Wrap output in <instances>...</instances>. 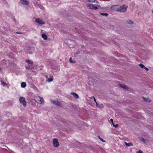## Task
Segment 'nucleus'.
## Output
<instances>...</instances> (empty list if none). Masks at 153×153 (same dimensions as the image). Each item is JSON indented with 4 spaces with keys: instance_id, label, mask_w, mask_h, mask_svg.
<instances>
[{
    "instance_id": "16",
    "label": "nucleus",
    "mask_w": 153,
    "mask_h": 153,
    "mask_svg": "<svg viewBox=\"0 0 153 153\" xmlns=\"http://www.w3.org/2000/svg\"><path fill=\"white\" fill-rule=\"evenodd\" d=\"M125 145L126 146L128 147L132 146L133 145V144L131 142L127 143L126 142H125Z\"/></svg>"
},
{
    "instance_id": "37",
    "label": "nucleus",
    "mask_w": 153,
    "mask_h": 153,
    "mask_svg": "<svg viewBox=\"0 0 153 153\" xmlns=\"http://www.w3.org/2000/svg\"><path fill=\"white\" fill-rule=\"evenodd\" d=\"M79 54V52H78V53H76V54Z\"/></svg>"
},
{
    "instance_id": "20",
    "label": "nucleus",
    "mask_w": 153,
    "mask_h": 153,
    "mask_svg": "<svg viewBox=\"0 0 153 153\" xmlns=\"http://www.w3.org/2000/svg\"><path fill=\"white\" fill-rule=\"evenodd\" d=\"M1 82L3 86H6L7 85V84L6 83L4 82L3 81L1 80Z\"/></svg>"
},
{
    "instance_id": "29",
    "label": "nucleus",
    "mask_w": 153,
    "mask_h": 153,
    "mask_svg": "<svg viewBox=\"0 0 153 153\" xmlns=\"http://www.w3.org/2000/svg\"><path fill=\"white\" fill-rule=\"evenodd\" d=\"M113 126L115 128H117L118 126V124H116V125H115L114 124V123H113Z\"/></svg>"
},
{
    "instance_id": "12",
    "label": "nucleus",
    "mask_w": 153,
    "mask_h": 153,
    "mask_svg": "<svg viewBox=\"0 0 153 153\" xmlns=\"http://www.w3.org/2000/svg\"><path fill=\"white\" fill-rule=\"evenodd\" d=\"M142 98L143 100L146 102H150L151 101L150 99L149 98H146L144 97H142Z\"/></svg>"
},
{
    "instance_id": "5",
    "label": "nucleus",
    "mask_w": 153,
    "mask_h": 153,
    "mask_svg": "<svg viewBox=\"0 0 153 153\" xmlns=\"http://www.w3.org/2000/svg\"><path fill=\"white\" fill-rule=\"evenodd\" d=\"M87 7L91 9L95 10L98 9L97 7L91 4H89L88 5H87Z\"/></svg>"
},
{
    "instance_id": "9",
    "label": "nucleus",
    "mask_w": 153,
    "mask_h": 153,
    "mask_svg": "<svg viewBox=\"0 0 153 153\" xmlns=\"http://www.w3.org/2000/svg\"><path fill=\"white\" fill-rule=\"evenodd\" d=\"M36 99L38 101V102L39 103H41L43 100V99L42 97H41L39 96L37 97Z\"/></svg>"
},
{
    "instance_id": "1",
    "label": "nucleus",
    "mask_w": 153,
    "mask_h": 153,
    "mask_svg": "<svg viewBox=\"0 0 153 153\" xmlns=\"http://www.w3.org/2000/svg\"><path fill=\"white\" fill-rule=\"evenodd\" d=\"M128 6L125 4H124L122 6H120L119 7L118 10H117V12H121L124 13L126 11Z\"/></svg>"
},
{
    "instance_id": "13",
    "label": "nucleus",
    "mask_w": 153,
    "mask_h": 153,
    "mask_svg": "<svg viewBox=\"0 0 153 153\" xmlns=\"http://www.w3.org/2000/svg\"><path fill=\"white\" fill-rule=\"evenodd\" d=\"M53 76H50V77L49 78H48L46 80L48 81L49 82H51L53 80Z\"/></svg>"
},
{
    "instance_id": "19",
    "label": "nucleus",
    "mask_w": 153,
    "mask_h": 153,
    "mask_svg": "<svg viewBox=\"0 0 153 153\" xmlns=\"http://www.w3.org/2000/svg\"><path fill=\"white\" fill-rule=\"evenodd\" d=\"M69 61L71 63H74L76 62V61L74 60H73L72 59V58L71 57L69 59Z\"/></svg>"
},
{
    "instance_id": "10",
    "label": "nucleus",
    "mask_w": 153,
    "mask_h": 153,
    "mask_svg": "<svg viewBox=\"0 0 153 153\" xmlns=\"http://www.w3.org/2000/svg\"><path fill=\"white\" fill-rule=\"evenodd\" d=\"M71 94L73 95L74 97L76 99L79 98V96L78 95L74 92L71 93Z\"/></svg>"
},
{
    "instance_id": "31",
    "label": "nucleus",
    "mask_w": 153,
    "mask_h": 153,
    "mask_svg": "<svg viewBox=\"0 0 153 153\" xmlns=\"http://www.w3.org/2000/svg\"><path fill=\"white\" fill-rule=\"evenodd\" d=\"M144 68L145 69L146 71H148L149 70V69L145 67H144Z\"/></svg>"
},
{
    "instance_id": "32",
    "label": "nucleus",
    "mask_w": 153,
    "mask_h": 153,
    "mask_svg": "<svg viewBox=\"0 0 153 153\" xmlns=\"http://www.w3.org/2000/svg\"><path fill=\"white\" fill-rule=\"evenodd\" d=\"M110 121L112 122V124L114 123H113V120L112 119H110Z\"/></svg>"
},
{
    "instance_id": "2",
    "label": "nucleus",
    "mask_w": 153,
    "mask_h": 153,
    "mask_svg": "<svg viewBox=\"0 0 153 153\" xmlns=\"http://www.w3.org/2000/svg\"><path fill=\"white\" fill-rule=\"evenodd\" d=\"M19 101L23 105V106L25 107L26 105V102L25 101V99L23 97H21L19 98Z\"/></svg>"
},
{
    "instance_id": "15",
    "label": "nucleus",
    "mask_w": 153,
    "mask_h": 153,
    "mask_svg": "<svg viewBox=\"0 0 153 153\" xmlns=\"http://www.w3.org/2000/svg\"><path fill=\"white\" fill-rule=\"evenodd\" d=\"M126 22L128 24H134V22L129 19L127 20L126 21Z\"/></svg>"
},
{
    "instance_id": "17",
    "label": "nucleus",
    "mask_w": 153,
    "mask_h": 153,
    "mask_svg": "<svg viewBox=\"0 0 153 153\" xmlns=\"http://www.w3.org/2000/svg\"><path fill=\"white\" fill-rule=\"evenodd\" d=\"M25 62L27 63L28 64H33V61H31L30 60H25Z\"/></svg>"
},
{
    "instance_id": "33",
    "label": "nucleus",
    "mask_w": 153,
    "mask_h": 153,
    "mask_svg": "<svg viewBox=\"0 0 153 153\" xmlns=\"http://www.w3.org/2000/svg\"><path fill=\"white\" fill-rule=\"evenodd\" d=\"M13 19L14 21L15 22H16V20L15 19V18H13Z\"/></svg>"
},
{
    "instance_id": "25",
    "label": "nucleus",
    "mask_w": 153,
    "mask_h": 153,
    "mask_svg": "<svg viewBox=\"0 0 153 153\" xmlns=\"http://www.w3.org/2000/svg\"><path fill=\"white\" fill-rule=\"evenodd\" d=\"M98 106L100 107L101 108H103V105L102 104H99L98 103Z\"/></svg>"
},
{
    "instance_id": "41",
    "label": "nucleus",
    "mask_w": 153,
    "mask_h": 153,
    "mask_svg": "<svg viewBox=\"0 0 153 153\" xmlns=\"http://www.w3.org/2000/svg\"><path fill=\"white\" fill-rule=\"evenodd\" d=\"M49 64H50V65H51L50 63H49Z\"/></svg>"
},
{
    "instance_id": "34",
    "label": "nucleus",
    "mask_w": 153,
    "mask_h": 153,
    "mask_svg": "<svg viewBox=\"0 0 153 153\" xmlns=\"http://www.w3.org/2000/svg\"><path fill=\"white\" fill-rule=\"evenodd\" d=\"M17 33H19V34L21 33H19V32H17Z\"/></svg>"
},
{
    "instance_id": "14",
    "label": "nucleus",
    "mask_w": 153,
    "mask_h": 153,
    "mask_svg": "<svg viewBox=\"0 0 153 153\" xmlns=\"http://www.w3.org/2000/svg\"><path fill=\"white\" fill-rule=\"evenodd\" d=\"M42 37L45 40H46L47 39V35L44 33L42 34Z\"/></svg>"
},
{
    "instance_id": "21",
    "label": "nucleus",
    "mask_w": 153,
    "mask_h": 153,
    "mask_svg": "<svg viewBox=\"0 0 153 153\" xmlns=\"http://www.w3.org/2000/svg\"><path fill=\"white\" fill-rule=\"evenodd\" d=\"M100 14L101 15L105 16H107L108 15V14L106 13H100Z\"/></svg>"
},
{
    "instance_id": "23",
    "label": "nucleus",
    "mask_w": 153,
    "mask_h": 153,
    "mask_svg": "<svg viewBox=\"0 0 153 153\" xmlns=\"http://www.w3.org/2000/svg\"><path fill=\"white\" fill-rule=\"evenodd\" d=\"M139 66L141 68H144V67H145V66L143 64L141 63H140L139 64Z\"/></svg>"
},
{
    "instance_id": "22",
    "label": "nucleus",
    "mask_w": 153,
    "mask_h": 153,
    "mask_svg": "<svg viewBox=\"0 0 153 153\" xmlns=\"http://www.w3.org/2000/svg\"><path fill=\"white\" fill-rule=\"evenodd\" d=\"M25 68L27 69L30 70V67L29 66V65H26L25 66Z\"/></svg>"
},
{
    "instance_id": "8",
    "label": "nucleus",
    "mask_w": 153,
    "mask_h": 153,
    "mask_svg": "<svg viewBox=\"0 0 153 153\" xmlns=\"http://www.w3.org/2000/svg\"><path fill=\"white\" fill-rule=\"evenodd\" d=\"M20 2L22 4H25L26 5H28L29 4V2L27 0H20Z\"/></svg>"
},
{
    "instance_id": "27",
    "label": "nucleus",
    "mask_w": 153,
    "mask_h": 153,
    "mask_svg": "<svg viewBox=\"0 0 153 153\" xmlns=\"http://www.w3.org/2000/svg\"><path fill=\"white\" fill-rule=\"evenodd\" d=\"M93 98L94 99V100L95 102H96V105H97V106H98V103H97L96 102V99L95 98V97H93Z\"/></svg>"
},
{
    "instance_id": "6",
    "label": "nucleus",
    "mask_w": 153,
    "mask_h": 153,
    "mask_svg": "<svg viewBox=\"0 0 153 153\" xmlns=\"http://www.w3.org/2000/svg\"><path fill=\"white\" fill-rule=\"evenodd\" d=\"M35 21L36 22L41 25H44L45 24V22L40 19L39 18L36 19Z\"/></svg>"
},
{
    "instance_id": "38",
    "label": "nucleus",
    "mask_w": 153,
    "mask_h": 153,
    "mask_svg": "<svg viewBox=\"0 0 153 153\" xmlns=\"http://www.w3.org/2000/svg\"><path fill=\"white\" fill-rule=\"evenodd\" d=\"M93 98V97H92L91 98L92 99V98Z\"/></svg>"
},
{
    "instance_id": "4",
    "label": "nucleus",
    "mask_w": 153,
    "mask_h": 153,
    "mask_svg": "<svg viewBox=\"0 0 153 153\" xmlns=\"http://www.w3.org/2000/svg\"><path fill=\"white\" fill-rule=\"evenodd\" d=\"M52 103L54 104L55 105H57L59 106H62V104L60 102L56 100H51Z\"/></svg>"
},
{
    "instance_id": "28",
    "label": "nucleus",
    "mask_w": 153,
    "mask_h": 153,
    "mask_svg": "<svg viewBox=\"0 0 153 153\" xmlns=\"http://www.w3.org/2000/svg\"><path fill=\"white\" fill-rule=\"evenodd\" d=\"M141 140L144 142H146V140H145L142 137L141 139Z\"/></svg>"
},
{
    "instance_id": "26",
    "label": "nucleus",
    "mask_w": 153,
    "mask_h": 153,
    "mask_svg": "<svg viewBox=\"0 0 153 153\" xmlns=\"http://www.w3.org/2000/svg\"><path fill=\"white\" fill-rule=\"evenodd\" d=\"M93 98L94 99V100L95 102H96V105H97V106H98V103H97L96 102V99L95 98V97H93Z\"/></svg>"
},
{
    "instance_id": "35",
    "label": "nucleus",
    "mask_w": 153,
    "mask_h": 153,
    "mask_svg": "<svg viewBox=\"0 0 153 153\" xmlns=\"http://www.w3.org/2000/svg\"><path fill=\"white\" fill-rule=\"evenodd\" d=\"M1 68H0V71H1Z\"/></svg>"
},
{
    "instance_id": "3",
    "label": "nucleus",
    "mask_w": 153,
    "mask_h": 153,
    "mask_svg": "<svg viewBox=\"0 0 153 153\" xmlns=\"http://www.w3.org/2000/svg\"><path fill=\"white\" fill-rule=\"evenodd\" d=\"M53 145L54 147L56 148L59 146V144L58 140L56 138L53 139Z\"/></svg>"
},
{
    "instance_id": "11",
    "label": "nucleus",
    "mask_w": 153,
    "mask_h": 153,
    "mask_svg": "<svg viewBox=\"0 0 153 153\" xmlns=\"http://www.w3.org/2000/svg\"><path fill=\"white\" fill-rule=\"evenodd\" d=\"M120 87H121L122 88H123L125 89L128 90V88L125 85H122L120 84Z\"/></svg>"
},
{
    "instance_id": "24",
    "label": "nucleus",
    "mask_w": 153,
    "mask_h": 153,
    "mask_svg": "<svg viewBox=\"0 0 153 153\" xmlns=\"http://www.w3.org/2000/svg\"><path fill=\"white\" fill-rule=\"evenodd\" d=\"M98 138L103 142H105V141L102 138L100 135H98Z\"/></svg>"
},
{
    "instance_id": "7",
    "label": "nucleus",
    "mask_w": 153,
    "mask_h": 153,
    "mask_svg": "<svg viewBox=\"0 0 153 153\" xmlns=\"http://www.w3.org/2000/svg\"><path fill=\"white\" fill-rule=\"evenodd\" d=\"M119 6L118 5H114L112 6L111 7V9L112 10H116L117 11V10L119 9Z\"/></svg>"
},
{
    "instance_id": "30",
    "label": "nucleus",
    "mask_w": 153,
    "mask_h": 153,
    "mask_svg": "<svg viewBox=\"0 0 153 153\" xmlns=\"http://www.w3.org/2000/svg\"><path fill=\"white\" fill-rule=\"evenodd\" d=\"M136 153H143V152L141 150H139L136 152Z\"/></svg>"
},
{
    "instance_id": "36",
    "label": "nucleus",
    "mask_w": 153,
    "mask_h": 153,
    "mask_svg": "<svg viewBox=\"0 0 153 153\" xmlns=\"http://www.w3.org/2000/svg\"><path fill=\"white\" fill-rule=\"evenodd\" d=\"M79 54V52H78V53H76V54Z\"/></svg>"
},
{
    "instance_id": "40",
    "label": "nucleus",
    "mask_w": 153,
    "mask_h": 153,
    "mask_svg": "<svg viewBox=\"0 0 153 153\" xmlns=\"http://www.w3.org/2000/svg\"><path fill=\"white\" fill-rule=\"evenodd\" d=\"M46 77H48L47 76V75L46 76Z\"/></svg>"
},
{
    "instance_id": "18",
    "label": "nucleus",
    "mask_w": 153,
    "mask_h": 153,
    "mask_svg": "<svg viewBox=\"0 0 153 153\" xmlns=\"http://www.w3.org/2000/svg\"><path fill=\"white\" fill-rule=\"evenodd\" d=\"M21 87L23 88H25L26 86V84L25 82H23L21 84Z\"/></svg>"
},
{
    "instance_id": "39",
    "label": "nucleus",
    "mask_w": 153,
    "mask_h": 153,
    "mask_svg": "<svg viewBox=\"0 0 153 153\" xmlns=\"http://www.w3.org/2000/svg\"><path fill=\"white\" fill-rule=\"evenodd\" d=\"M121 1H123L124 0H121Z\"/></svg>"
}]
</instances>
